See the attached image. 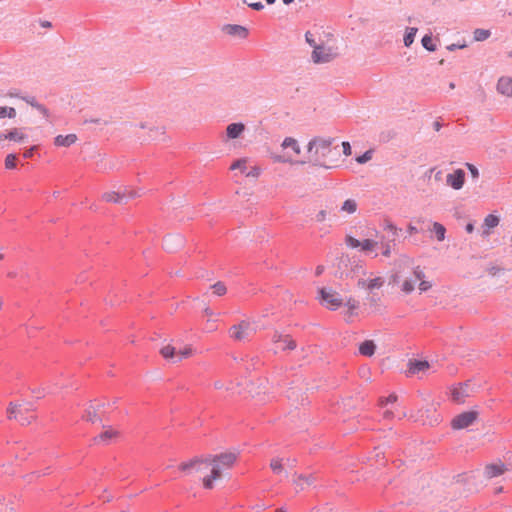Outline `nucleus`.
Segmentation results:
<instances>
[{"label":"nucleus","mask_w":512,"mask_h":512,"mask_svg":"<svg viewBox=\"0 0 512 512\" xmlns=\"http://www.w3.org/2000/svg\"><path fill=\"white\" fill-rule=\"evenodd\" d=\"M497 91L504 96L512 97V77H501L497 83Z\"/></svg>","instance_id":"5701e85b"},{"label":"nucleus","mask_w":512,"mask_h":512,"mask_svg":"<svg viewBox=\"0 0 512 512\" xmlns=\"http://www.w3.org/2000/svg\"><path fill=\"white\" fill-rule=\"evenodd\" d=\"M473 230H474V225H473L472 223H468V224L466 225V231H467L468 233H472V232H473Z\"/></svg>","instance_id":"052dcab7"},{"label":"nucleus","mask_w":512,"mask_h":512,"mask_svg":"<svg viewBox=\"0 0 512 512\" xmlns=\"http://www.w3.org/2000/svg\"><path fill=\"white\" fill-rule=\"evenodd\" d=\"M396 401H397V395L392 393L387 397L381 398L380 405L382 407H388L389 405L393 406L396 403Z\"/></svg>","instance_id":"4c0bfd02"},{"label":"nucleus","mask_w":512,"mask_h":512,"mask_svg":"<svg viewBox=\"0 0 512 512\" xmlns=\"http://www.w3.org/2000/svg\"><path fill=\"white\" fill-rule=\"evenodd\" d=\"M119 437V432L111 427L106 428L94 440L99 444H110Z\"/></svg>","instance_id":"6ab92c4d"},{"label":"nucleus","mask_w":512,"mask_h":512,"mask_svg":"<svg viewBox=\"0 0 512 512\" xmlns=\"http://www.w3.org/2000/svg\"><path fill=\"white\" fill-rule=\"evenodd\" d=\"M342 147H343V153L346 156H350L351 155V146H350L349 142H343Z\"/></svg>","instance_id":"3c124183"},{"label":"nucleus","mask_w":512,"mask_h":512,"mask_svg":"<svg viewBox=\"0 0 512 512\" xmlns=\"http://www.w3.org/2000/svg\"><path fill=\"white\" fill-rule=\"evenodd\" d=\"M466 166L469 169V171L471 172L472 177L473 178H478V176H479L478 169L474 165H472L470 163H467Z\"/></svg>","instance_id":"8fccbe9b"},{"label":"nucleus","mask_w":512,"mask_h":512,"mask_svg":"<svg viewBox=\"0 0 512 512\" xmlns=\"http://www.w3.org/2000/svg\"><path fill=\"white\" fill-rule=\"evenodd\" d=\"M213 385L215 389L222 391L227 395H234L238 386L237 383L230 380H217Z\"/></svg>","instance_id":"4be33fe9"},{"label":"nucleus","mask_w":512,"mask_h":512,"mask_svg":"<svg viewBox=\"0 0 512 512\" xmlns=\"http://www.w3.org/2000/svg\"><path fill=\"white\" fill-rule=\"evenodd\" d=\"M211 288L213 290V294L217 296H223L227 291L226 286L222 282L215 283Z\"/></svg>","instance_id":"ea45409f"},{"label":"nucleus","mask_w":512,"mask_h":512,"mask_svg":"<svg viewBox=\"0 0 512 512\" xmlns=\"http://www.w3.org/2000/svg\"><path fill=\"white\" fill-rule=\"evenodd\" d=\"M422 278H424L423 271L419 267L415 268L412 276L402 281L401 290L406 294L411 293L415 288V283Z\"/></svg>","instance_id":"f3484780"},{"label":"nucleus","mask_w":512,"mask_h":512,"mask_svg":"<svg viewBox=\"0 0 512 512\" xmlns=\"http://www.w3.org/2000/svg\"><path fill=\"white\" fill-rule=\"evenodd\" d=\"M0 138L6 139L9 141H13V142L22 143V142L26 141L27 135L23 132L22 129L13 128V129L9 130L7 133L1 135Z\"/></svg>","instance_id":"b1692460"},{"label":"nucleus","mask_w":512,"mask_h":512,"mask_svg":"<svg viewBox=\"0 0 512 512\" xmlns=\"http://www.w3.org/2000/svg\"><path fill=\"white\" fill-rule=\"evenodd\" d=\"M507 470V467L502 462L492 463L485 467L484 476L487 479H492L504 474Z\"/></svg>","instance_id":"aec40b11"},{"label":"nucleus","mask_w":512,"mask_h":512,"mask_svg":"<svg viewBox=\"0 0 512 512\" xmlns=\"http://www.w3.org/2000/svg\"><path fill=\"white\" fill-rule=\"evenodd\" d=\"M418 281H419L418 288L421 292H425L432 287L431 282L424 280V278H422L421 280H418Z\"/></svg>","instance_id":"de8ad7c7"},{"label":"nucleus","mask_w":512,"mask_h":512,"mask_svg":"<svg viewBox=\"0 0 512 512\" xmlns=\"http://www.w3.org/2000/svg\"><path fill=\"white\" fill-rule=\"evenodd\" d=\"M276 512H288V511L283 508H280V509H277Z\"/></svg>","instance_id":"774afa93"},{"label":"nucleus","mask_w":512,"mask_h":512,"mask_svg":"<svg viewBox=\"0 0 512 512\" xmlns=\"http://www.w3.org/2000/svg\"><path fill=\"white\" fill-rule=\"evenodd\" d=\"M327 218V211L326 210H320L316 216L315 219L317 222H324Z\"/></svg>","instance_id":"09e8293b"},{"label":"nucleus","mask_w":512,"mask_h":512,"mask_svg":"<svg viewBox=\"0 0 512 512\" xmlns=\"http://www.w3.org/2000/svg\"><path fill=\"white\" fill-rule=\"evenodd\" d=\"M332 142L333 139L331 138L317 137L308 143L307 150L318 161L330 154Z\"/></svg>","instance_id":"423d86ee"},{"label":"nucleus","mask_w":512,"mask_h":512,"mask_svg":"<svg viewBox=\"0 0 512 512\" xmlns=\"http://www.w3.org/2000/svg\"><path fill=\"white\" fill-rule=\"evenodd\" d=\"M159 353L165 360L170 361L172 363L177 362V350L173 345L169 343L162 345V347L159 350Z\"/></svg>","instance_id":"393cba45"},{"label":"nucleus","mask_w":512,"mask_h":512,"mask_svg":"<svg viewBox=\"0 0 512 512\" xmlns=\"http://www.w3.org/2000/svg\"><path fill=\"white\" fill-rule=\"evenodd\" d=\"M447 184L455 190L463 187L465 182V173L462 169H456L446 177Z\"/></svg>","instance_id":"a211bd4d"},{"label":"nucleus","mask_w":512,"mask_h":512,"mask_svg":"<svg viewBox=\"0 0 512 512\" xmlns=\"http://www.w3.org/2000/svg\"><path fill=\"white\" fill-rule=\"evenodd\" d=\"M36 109H37L38 111H40V113H42L45 117H48V116H49V115H48V110H47L43 105H41V104L36 105Z\"/></svg>","instance_id":"6e6d98bb"},{"label":"nucleus","mask_w":512,"mask_h":512,"mask_svg":"<svg viewBox=\"0 0 512 512\" xmlns=\"http://www.w3.org/2000/svg\"><path fill=\"white\" fill-rule=\"evenodd\" d=\"M26 101H27V103H29L31 106H33L35 108H36V105H39V103H37L34 98L26 99Z\"/></svg>","instance_id":"bf43d9fd"},{"label":"nucleus","mask_w":512,"mask_h":512,"mask_svg":"<svg viewBox=\"0 0 512 512\" xmlns=\"http://www.w3.org/2000/svg\"><path fill=\"white\" fill-rule=\"evenodd\" d=\"M5 255L4 253L0 250V261H2L4 259Z\"/></svg>","instance_id":"69168bd1"},{"label":"nucleus","mask_w":512,"mask_h":512,"mask_svg":"<svg viewBox=\"0 0 512 512\" xmlns=\"http://www.w3.org/2000/svg\"><path fill=\"white\" fill-rule=\"evenodd\" d=\"M385 411L383 412V415L387 419H391L394 417V411L392 408L385 407Z\"/></svg>","instance_id":"603ef678"},{"label":"nucleus","mask_w":512,"mask_h":512,"mask_svg":"<svg viewBox=\"0 0 512 512\" xmlns=\"http://www.w3.org/2000/svg\"><path fill=\"white\" fill-rule=\"evenodd\" d=\"M15 118L16 117V110L13 107H0V119L1 118Z\"/></svg>","instance_id":"e433bc0d"},{"label":"nucleus","mask_w":512,"mask_h":512,"mask_svg":"<svg viewBox=\"0 0 512 512\" xmlns=\"http://www.w3.org/2000/svg\"><path fill=\"white\" fill-rule=\"evenodd\" d=\"M281 147L283 150L290 149L284 154H271V159L275 163H294L295 158L301 153V148L298 141L292 137H287L283 140Z\"/></svg>","instance_id":"20e7f679"},{"label":"nucleus","mask_w":512,"mask_h":512,"mask_svg":"<svg viewBox=\"0 0 512 512\" xmlns=\"http://www.w3.org/2000/svg\"><path fill=\"white\" fill-rule=\"evenodd\" d=\"M223 31L228 35L240 38H245L248 34L247 29L240 25H226L224 26Z\"/></svg>","instance_id":"cd10ccee"},{"label":"nucleus","mask_w":512,"mask_h":512,"mask_svg":"<svg viewBox=\"0 0 512 512\" xmlns=\"http://www.w3.org/2000/svg\"><path fill=\"white\" fill-rule=\"evenodd\" d=\"M430 231L435 234L439 242L445 239L446 228L441 223L433 222Z\"/></svg>","instance_id":"473e14b6"},{"label":"nucleus","mask_w":512,"mask_h":512,"mask_svg":"<svg viewBox=\"0 0 512 512\" xmlns=\"http://www.w3.org/2000/svg\"><path fill=\"white\" fill-rule=\"evenodd\" d=\"M252 332V328L249 322L242 321L241 323L234 325L230 329V336L234 340L242 341L247 339Z\"/></svg>","instance_id":"2eb2a0df"},{"label":"nucleus","mask_w":512,"mask_h":512,"mask_svg":"<svg viewBox=\"0 0 512 512\" xmlns=\"http://www.w3.org/2000/svg\"><path fill=\"white\" fill-rule=\"evenodd\" d=\"M16 155L15 154H8L5 158V167L7 169H13L16 167Z\"/></svg>","instance_id":"79ce46f5"},{"label":"nucleus","mask_w":512,"mask_h":512,"mask_svg":"<svg viewBox=\"0 0 512 512\" xmlns=\"http://www.w3.org/2000/svg\"><path fill=\"white\" fill-rule=\"evenodd\" d=\"M249 6L255 10H261L264 7L261 2H252L249 3Z\"/></svg>","instance_id":"5fc2aeb1"},{"label":"nucleus","mask_w":512,"mask_h":512,"mask_svg":"<svg viewBox=\"0 0 512 512\" xmlns=\"http://www.w3.org/2000/svg\"><path fill=\"white\" fill-rule=\"evenodd\" d=\"M316 483V476L312 473L294 474L292 484L297 492L305 491Z\"/></svg>","instance_id":"f8f14e48"},{"label":"nucleus","mask_w":512,"mask_h":512,"mask_svg":"<svg viewBox=\"0 0 512 512\" xmlns=\"http://www.w3.org/2000/svg\"><path fill=\"white\" fill-rule=\"evenodd\" d=\"M230 170H237L240 174L254 179L258 178L261 174V168L257 165H251V161L248 158L237 159L231 164Z\"/></svg>","instance_id":"0eeeda50"},{"label":"nucleus","mask_w":512,"mask_h":512,"mask_svg":"<svg viewBox=\"0 0 512 512\" xmlns=\"http://www.w3.org/2000/svg\"><path fill=\"white\" fill-rule=\"evenodd\" d=\"M416 33H417V28H409L407 30V33L404 37V44L406 47H409L414 42Z\"/></svg>","instance_id":"c9c22d12"},{"label":"nucleus","mask_w":512,"mask_h":512,"mask_svg":"<svg viewBox=\"0 0 512 512\" xmlns=\"http://www.w3.org/2000/svg\"><path fill=\"white\" fill-rule=\"evenodd\" d=\"M385 284V278L379 274L370 272L365 273L364 277H361L357 281V287L360 289L372 292L375 289H380Z\"/></svg>","instance_id":"6e6552de"},{"label":"nucleus","mask_w":512,"mask_h":512,"mask_svg":"<svg viewBox=\"0 0 512 512\" xmlns=\"http://www.w3.org/2000/svg\"><path fill=\"white\" fill-rule=\"evenodd\" d=\"M499 217L494 214H489L485 217L483 223V236L487 237L490 235V230L495 228L499 224Z\"/></svg>","instance_id":"a878e982"},{"label":"nucleus","mask_w":512,"mask_h":512,"mask_svg":"<svg viewBox=\"0 0 512 512\" xmlns=\"http://www.w3.org/2000/svg\"><path fill=\"white\" fill-rule=\"evenodd\" d=\"M422 45L429 51H435L436 49L435 45L433 44L432 37L430 35H425L422 38Z\"/></svg>","instance_id":"a19ab883"},{"label":"nucleus","mask_w":512,"mask_h":512,"mask_svg":"<svg viewBox=\"0 0 512 512\" xmlns=\"http://www.w3.org/2000/svg\"><path fill=\"white\" fill-rule=\"evenodd\" d=\"M203 312L204 315L207 317L208 322L217 320L218 314L213 312L209 307H206Z\"/></svg>","instance_id":"49530a36"},{"label":"nucleus","mask_w":512,"mask_h":512,"mask_svg":"<svg viewBox=\"0 0 512 512\" xmlns=\"http://www.w3.org/2000/svg\"><path fill=\"white\" fill-rule=\"evenodd\" d=\"M383 254H384L385 256H389V255H390V249H389V248L385 249V251L383 252Z\"/></svg>","instance_id":"0e129e2a"},{"label":"nucleus","mask_w":512,"mask_h":512,"mask_svg":"<svg viewBox=\"0 0 512 512\" xmlns=\"http://www.w3.org/2000/svg\"><path fill=\"white\" fill-rule=\"evenodd\" d=\"M338 55L336 49L326 46H315L312 59L315 63H326L332 61Z\"/></svg>","instance_id":"9b49d317"},{"label":"nucleus","mask_w":512,"mask_h":512,"mask_svg":"<svg viewBox=\"0 0 512 512\" xmlns=\"http://www.w3.org/2000/svg\"><path fill=\"white\" fill-rule=\"evenodd\" d=\"M375 350H376V344L372 340H366V341L362 342L359 346V352L363 356L370 357V356L374 355Z\"/></svg>","instance_id":"c756f323"},{"label":"nucleus","mask_w":512,"mask_h":512,"mask_svg":"<svg viewBox=\"0 0 512 512\" xmlns=\"http://www.w3.org/2000/svg\"><path fill=\"white\" fill-rule=\"evenodd\" d=\"M367 304L369 307L373 308L374 310H378L381 306L380 304V298L371 296L367 298Z\"/></svg>","instance_id":"37998d69"},{"label":"nucleus","mask_w":512,"mask_h":512,"mask_svg":"<svg viewBox=\"0 0 512 512\" xmlns=\"http://www.w3.org/2000/svg\"><path fill=\"white\" fill-rule=\"evenodd\" d=\"M361 242L362 241H359L358 239H356V238H354L352 236H347L346 237V244L350 248H360L361 247Z\"/></svg>","instance_id":"c03bdc74"},{"label":"nucleus","mask_w":512,"mask_h":512,"mask_svg":"<svg viewBox=\"0 0 512 512\" xmlns=\"http://www.w3.org/2000/svg\"><path fill=\"white\" fill-rule=\"evenodd\" d=\"M377 247V242L371 239H365L361 242L360 249L364 252L373 251Z\"/></svg>","instance_id":"f704fd0d"},{"label":"nucleus","mask_w":512,"mask_h":512,"mask_svg":"<svg viewBox=\"0 0 512 512\" xmlns=\"http://www.w3.org/2000/svg\"><path fill=\"white\" fill-rule=\"evenodd\" d=\"M245 130L243 123H231L226 128V134L229 139L238 138Z\"/></svg>","instance_id":"bb28decb"},{"label":"nucleus","mask_w":512,"mask_h":512,"mask_svg":"<svg viewBox=\"0 0 512 512\" xmlns=\"http://www.w3.org/2000/svg\"><path fill=\"white\" fill-rule=\"evenodd\" d=\"M295 460L290 458H273L270 461V468L274 474L282 476L284 478L288 477V470L294 467Z\"/></svg>","instance_id":"1a4fd4ad"},{"label":"nucleus","mask_w":512,"mask_h":512,"mask_svg":"<svg viewBox=\"0 0 512 512\" xmlns=\"http://www.w3.org/2000/svg\"><path fill=\"white\" fill-rule=\"evenodd\" d=\"M358 204L354 199H347L343 202L340 211L345 214H354L357 211Z\"/></svg>","instance_id":"2f4dec72"},{"label":"nucleus","mask_w":512,"mask_h":512,"mask_svg":"<svg viewBox=\"0 0 512 512\" xmlns=\"http://www.w3.org/2000/svg\"><path fill=\"white\" fill-rule=\"evenodd\" d=\"M193 349L190 345H186L183 348L177 350V362L192 356Z\"/></svg>","instance_id":"72a5a7b5"},{"label":"nucleus","mask_w":512,"mask_h":512,"mask_svg":"<svg viewBox=\"0 0 512 512\" xmlns=\"http://www.w3.org/2000/svg\"><path fill=\"white\" fill-rule=\"evenodd\" d=\"M7 413L9 419H15L22 425L30 424L36 418L30 404H10Z\"/></svg>","instance_id":"39448f33"},{"label":"nucleus","mask_w":512,"mask_h":512,"mask_svg":"<svg viewBox=\"0 0 512 512\" xmlns=\"http://www.w3.org/2000/svg\"><path fill=\"white\" fill-rule=\"evenodd\" d=\"M35 149H36V146H33V147L29 148L28 150H26L24 152L23 156L25 158H31L33 156V153H34Z\"/></svg>","instance_id":"864d4df0"},{"label":"nucleus","mask_w":512,"mask_h":512,"mask_svg":"<svg viewBox=\"0 0 512 512\" xmlns=\"http://www.w3.org/2000/svg\"><path fill=\"white\" fill-rule=\"evenodd\" d=\"M420 413V418L423 424L433 426L441 421V415L433 405L427 406L425 409L421 410Z\"/></svg>","instance_id":"dca6fc26"},{"label":"nucleus","mask_w":512,"mask_h":512,"mask_svg":"<svg viewBox=\"0 0 512 512\" xmlns=\"http://www.w3.org/2000/svg\"><path fill=\"white\" fill-rule=\"evenodd\" d=\"M490 36V31L485 29H476L474 31V39L476 41H484Z\"/></svg>","instance_id":"58836bf2"},{"label":"nucleus","mask_w":512,"mask_h":512,"mask_svg":"<svg viewBox=\"0 0 512 512\" xmlns=\"http://www.w3.org/2000/svg\"><path fill=\"white\" fill-rule=\"evenodd\" d=\"M42 25H43L44 27H50V26H51L50 22H45V23H43Z\"/></svg>","instance_id":"338daca9"},{"label":"nucleus","mask_w":512,"mask_h":512,"mask_svg":"<svg viewBox=\"0 0 512 512\" xmlns=\"http://www.w3.org/2000/svg\"><path fill=\"white\" fill-rule=\"evenodd\" d=\"M430 367L429 362L427 361H414L409 365V372L411 374H418L421 372H425Z\"/></svg>","instance_id":"7c9ffc66"},{"label":"nucleus","mask_w":512,"mask_h":512,"mask_svg":"<svg viewBox=\"0 0 512 512\" xmlns=\"http://www.w3.org/2000/svg\"><path fill=\"white\" fill-rule=\"evenodd\" d=\"M372 158V151L371 150H368L366 151L363 155L359 156L356 158V161L359 163V164H364L368 161H370Z\"/></svg>","instance_id":"a18cd8bd"},{"label":"nucleus","mask_w":512,"mask_h":512,"mask_svg":"<svg viewBox=\"0 0 512 512\" xmlns=\"http://www.w3.org/2000/svg\"><path fill=\"white\" fill-rule=\"evenodd\" d=\"M77 141V136L75 134L68 135H58L55 138V145L69 147Z\"/></svg>","instance_id":"c85d7f7f"},{"label":"nucleus","mask_w":512,"mask_h":512,"mask_svg":"<svg viewBox=\"0 0 512 512\" xmlns=\"http://www.w3.org/2000/svg\"><path fill=\"white\" fill-rule=\"evenodd\" d=\"M478 417L477 411H466L455 416L451 421V426L455 430H460L472 425Z\"/></svg>","instance_id":"9d476101"},{"label":"nucleus","mask_w":512,"mask_h":512,"mask_svg":"<svg viewBox=\"0 0 512 512\" xmlns=\"http://www.w3.org/2000/svg\"><path fill=\"white\" fill-rule=\"evenodd\" d=\"M500 271H501V269H500V268H498V267H495V266H493V267H491V268H489V269H488V273H489L490 275H492V276L497 275V273H499Z\"/></svg>","instance_id":"4d7b16f0"},{"label":"nucleus","mask_w":512,"mask_h":512,"mask_svg":"<svg viewBox=\"0 0 512 512\" xmlns=\"http://www.w3.org/2000/svg\"><path fill=\"white\" fill-rule=\"evenodd\" d=\"M469 395V386L467 384H459L451 389V397L456 403H463Z\"/></svg>","instance_id":"412c9836"},{"label":"nucleus","mask_w":512,"mask_h":512,"mask_svg":"<svg viewBox=\"0 0 512 512\" xmlns=\"http://www.w3.org/2000/svg\"><path fill=\"white\" fill-rule=\"evenodd\" d=\"M310 36H311V35H310L309 33H307V34H306V40H307V42H308L309 44L314 45V41L310 38Z\"/></svg>","instance_id":"e2e57ef3"},{"label":"nucleus","mask_w":512,"mask_h":512,"mask_svg":"<svg viewBox=\"0 0 512 512\" xmlns=\"http://www.w3.org/2000/svg\"><path fill=\"white\" fill-rule=\"evenodd\" d=\"M272 342L274 344L275 352L293 350L296 347V343L289 335L278 332L274 333Z\"/></svg>","instance_id":"ddd939ff"},{"label":"nucleus","mask_w":512,"mask_h":512,"mask_svg":"<svg viewBox=\"0 0 512 512\" xmlns=\"http://www.w3.org/2000/svg\"><path fill=\"white\" fill-rule=\"evenodd\" d=\"M178 469L186 476H194L202 481L205 475H211L210 459H193L188 462H183L178 466Z\"/></svg>","instance_id":"7ed1b4c3"},{"label":"nucleus","mask_w":512,"mask_h":512,"mask_svg":"<svg viewBox=\"0 0 512 512\" xmlns=\"http://www.w3.org/2000/svg\"><path fill=\"white\" fill-rule=\"evenodd\" d=\"M392 282L393 283H399L400 282V277L397 274L393 275L392 276Z\"/></svg>","instance_id":"680f3d73"},{"label":"nucleus","mask_w":512,"mask_h":512,"mask_svg":"<svg viewBox=\"0 0 512 512\" xmlns=\"http://www.w3.org/2000/svg\"><path fill=\"white\" fill-rule=\"evenodd\" d=\"M210 459L211 475L202 477V484L205 489H212L214 481L220 479L225 471L231 469L236 460L237 454L232 452L222 453Z\"/></svg>","instance_id":"f03ea898"},{"label":"nucleus","mask_w":512,"mask_h":512,"mask_svg":"<svg viewBox=\"0 0 512 512\" xmlns=\"http://www.w3.org/2000/svg\"><path fill=\"white\" fill-rule=\"evenodd\" d=\"M136 196V192L133 190H129L124 188L119 191H108L102 195V199L106 202L112 203H122L124 200L128 198H133Z\"/></svg>","instance_id":"4468645a"},{"label":"nucleus","mask_w":512,"mask_h":512,"mask_svg":"<svg viewBox=\"0 0 512 512\" xmlns=\"http://www.w3.org/2000/svg\"><path fill=\"white\" fill-rule=\"evenodd\" d=\"M408 232H409V234H415V233L418 232V230H417V228L415 226L409 225L408 226Z\"/></svg>","instance_id":"13d9d810"},{"label":"nucleus","mask_w":512,"mask_h":512,"mask_svg":"<svg viewBox=\"0 0 512 512\" xmlns=\"http://www.w3.org/2000/svg\"><path fill=\"white\" fill-rule=\"evenodd\" d=\"M318 301L329 310H337L342 305L347 308L348 315L352 316L359 307V302L353 298H343L338 291L332 287H321L318 289Z\"/></svg>","instance_id":"f257e3e1"}]
</instances>
